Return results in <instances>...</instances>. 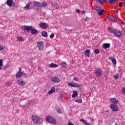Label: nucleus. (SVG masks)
Segmentation results:
<instances>
[{
    "label": "nucleus",
    "instance_id": "f257e3e1",
    "mask_svg": "<svg viewBox=\"0 0 125 125\" xmlns=\"http://www.w3.org/2000/svg\"><path fill=\"white\" fill-rule=\"evenodd\" d=\"M32 119L35 124H42L43 122L42 118H41L35 115L32 116Z\"/></svg>",
    "mask_w": 125,
    "mask_h": 125
},
{
    "label": "nucleus",
    "instance_id": "f03ea898",
    "mask_svg": "<svg viewBox=\"0 0 125 125\" xmlns=\"http://www.w3.org/2000/svg\"><path fill=\"white\" fill-rule=\"evenodd\" d=\"M33 6L34 7H37V10L39 12H42V4L40 2L34 1L33 2Z\"/></svg>",
    "mask_w": 125,
    "mask_h": 125
},
{
    "label": "nucleus",
    "instance_id": "7ed1b4c3",
    "mask_svg": "<svg viewBox=\"0 0 125 125\" xmlns=\"http://www.w3.org/2000/svg\"><path fill=\"white\" fill-rule=\"evenodd\" d=\"M46 121L48 123H51V124H56V121L55 119L50 116H48L46 118Z\"/></svg>",
    "mask_w": 125,
    "mask_h": 125
},
{
    "label": "nucleus",
    "instance_id": "20e7f679",
    "mask_svg": "<svg viewBox=\"0 0 125 125\" xmlns=\"http://www.w3.org/2000/svg\"><path fill=\"white\" fill-rule=\"evenodd\" d=\"M95 74L96 77L98 78H100L102 76V69L100 68H97L95 71Z\"/></svg>",
    "mask_w": 125,
    "mask_h": 125
},
{
    "label": "nucleus",
    "instance_id": "39448f33",
    "mask_svg": "<svg viewBox=\"0 0 125 125\" xmlns=\"http://www.w3.org/2000/svg\"><path fill=\"white\" fill-rule=\"evenodd\" d=\"M6 3L9 7L12 6L14 7V6H15V3L13 1V0H7Z\"/></svg>",
    "mask_w": 125,
    "mask_h": 125
},
{
    "label": "nucleus",
    "instance_id": "423d86ee",
    "mask_svg": "<svg viewBox=\"0 0 125 125\" xmlns=\"http://www.w3.org/2000/svg\"><path fill=\"white\" fill-rule=\"evenodd\" d=\"M51 81L53 83H58L61 82L60 78L56 77H53L51 78Z\"/></svg>",
    "mask_w": 125,
    "mask_h": 125
},
{
    "label": "nucleus",
    "instance_id": "0eeeda50",
    "mask_svg": "<svg viewBox=\"0 0 125 125\" xmlns=\"http://www.w3.org/2000/svg\"><path fill=\"white\" fill-rule=\"evenodd\" d=\"M44 44L43 42H37V46L39 50H42L43 49Z\"/></svg>",
    "mask_w": 125,
    "mask_h": 125
},
{
    "label": "nucleus",
    "instance_id": "6e6552de",
    "mask_svg": "<svg viewBox=\"0 0 125 125\" xmlns=\"http://www.w3.org/2000/svg\"><path fill=\"white\" fill-rule=\"evenodd\" d=\"M110 109L113 111V112H118L119 111V108L117 104H111Z\"/></svg>",
    "mask_w": 125,
    "mask_h": 125
},
{
    "label": "nucleus",
    "instance_id": "1a4fd4ad",
    "mask_svg": "<svg viewBox=\"0 0 125 125\" xmlns=\"http://www.w3.org/2000/svg\"><path fill=\"white\" fill-rule=\"evenodd\" d=\"M110 101L112 103L111 105H118L119 104V101L117 100L115 98H110Z\"/></svg>",
    "mask_w": 125,
    "mask_h": 125
},
{
    "label": "nucleus",
    "instance_id": "9d476101",
    "mask_svg": "<svg viewBox=\"0 0 125 125\" xmlns=\"http://www.w3.org/2000/svg\"><path fill=\"white\" fill-rule=\"evenodd\" d=\"M23 76V73H22V68L20 67L19 68V72L17 73L16 77V78H21Z\"/></svg>",
    "mask_w": 125,
    "mask_h": 125
},
{
    "label": "nucleus",
    "instance_id": "9b49d317",
    "mask_svg": "<svg viewBox=\"0 0 125 125\" xmlns=\"http://www.w3.org/2000/svg\"><path fill=\"white\" fill-rule=\"evenodd\" d=\"M108 19L110 21L113 22L114 23H117L118 22V20L115 18L113 16H110L108 17Z\"/></svg>",
    "mask_w": 125,
    "mask_h": 125
},
{
    "label": "nucleus",
    "instance_id": "f8f14e48",
    "mask_svg": "<svg viewBox=\"0 0 125 125\" xmlns=\"http://www.w3.org/2000/svg\"><path fill=\"white\" fill-rule=\"evenodd\" d=\"M114 34L116 37H120L122 36V32L119 29H115L114 31Z\"/></svg>",
    "mask_w": 125,
    "mask_h": 125
},
{
    "label": "nucleus",
    "instance_id": "ddd939ff",
    "mask_svg": "<svg viewBox=\"0 0 125 125\" xmlns=\"http://www.w3.org/2000/svg\"><path fill=\"white\" fill-rule=\"evenodd\" d=\"M40 26L41 29H46L48 27V24L45 22H42L40 23Z\"/></svg>",
    "mask_w": 125,
    "mask_h": 125
},
{
    "label": "nucleus",
    "instance_id": "4468645a",
    "mask_svg": "<svg viewBox=\"0 0 125 125\" xmlns=\"http://www.w3.org/2000/svg\"><path fill=\"white\" fill-rule=\"evenodd\" d=\"M17 83H18V84L19 85H21V86H24L25 84H26V82L22 79H20L17 81Z\"/></svg>",
    "mask_w": 125,
    "mask_h": 125
},
{
    "label": "nucleus",
    "instance_id": "2eb2a0df",
    "mask_svg": "<svg viewBox=\"0 0 125 125\" xmlns=\"http://www.w3.org/2000/svg\"><path fill=\"white\" fill-rule=\"evenodd\" d=\"M114 117L110 116L108 118L107 123H108V125H112V124H113L114 123Z\"/></svg>",
    "mask_w": 125,
    "mask_h": 125
},
{
    "label": "nucleus",
    "instance_id": "dca6fc26",
    "mask_svg": "<svg viewBox=\"0 0 125 125\" xmlns=\"http://www.w3.org/2000/svg\"><path fill=\"white\" fill-rule=\"evenodd\" d=\"M23 28H24V32L25 31H27V32H30V31H31V30H32V26H27V25L24 26Z\"/></svg>",
    "mask_w": 125,
    "mask_h": 125
},
{
    "label": "nucleus",
    "instance_id": "f3484780",
    "mask_svg": "<svg viewBox=\"0 0 125 125\" xmlns=\"http://www.w3.org/2000/svg\"><path fill=\"white\" fill-rule=\"evenodd\" d=\"M84 54L86 57H89L90 54V50L87 49L84 51Z\"/></svg>",
    "mask_w": 125,
    "mask_h": 125
},
{
    "label": "nucleus",
    "instance_id": "a211bd4d",
    "mask_svg": "<svg viewBox=\"0 0 125 125\" xmlns=\"http://www.w3.org/2000/svg\"><path fill=\"white\" fill-rule=\"evenodd\" d=\"M103 48H104V49H106L107 48H109V47L111 46V44L108 43H104L103 44Z\"/></svg>",
    "mask_w": 125,
    "mask_h": 125
},
{
    "label": "nucleus",
    "instance_id": "6ab92c4d",
    "mask_svg": "<svg viewBox=\"0 0 125 125\" xmlns=\"http://www.w3.org/2000/svg\"><path fill=\"white\" fill-rule=\"evenodd\" d=\"M52 6L54 8H55L56 9H59V5H58L57 3H53L52 4Z\"/></svg>",
    "mask_w": 125,
    "mask_h": 125
},
{
    "label": "nucleus",
    "instance_id": "aec40b11",
    "mask_svg": "<svg viewBox=\"0 0 125 125\" xmlns=\"http://www.w3.org/2000/svg\"><path fill=\"white\" fill-rule=\"evenodd\" d=\"M109 59L111 60L112 63L114 64V65L117 64V60H116V59L115 58H112V57H109Z\"/></svg>",
    "mask_w": 125,
    "mask_h": 125
},
{
    "label": "nucleus",
    "instance_id": "412c9836",
    "mask_svg": "<svg viewBox=\"0 0 125 125\" xmlns=\"http://www.w3.org/2000/svg\"><path fill=\"white\" fill-rule=\"evenodd\" d=\"M108 0V3H110V4L117 3V2L119 1V0Z\"/></svg>",
    "mask_w": 125,
    "mask_h": 125
},
{
    "label": "nucleus",
    "instance_id": "4be33fe9",
    "mask_svg": "<svg viewBox=\"0 0 125 125\" xmlns=\"http://www.w3.org/2000/svg\"><path fill=\"white\" fill-rule=\"evenodd\" d=\"M104 12H105V10L104 9L100 10L98 12V15H99V16H101L102 15H103V14H104Z\"/></svg>",
    "mask_w": 125,
    "mask_h": 125
},
{
    "label": "nucleus",
    "instance_id": "5701e85b",
    "mask_svg": "<svg viewBox=\"0 0 125 125\" xmlns=\"http://www.w3.org/2000/svg\"><path fill=\"white\" fill-rule=\"evenodd\" d=\"M30 5H31V2H29L24 7L23 9L24 10H27L30 8Z\"/></svg>",
    "mask_w": 125,
    "mask_h": 125
},
{
    "label": "nucleus",
    "instance_id": "b1692460",
    "mask_svg": "<svg viewBox=\"0 0 125 125\" xmlns=\"http://www.w3.org/2000/svg\"><path fill=\"white\" fill-rule=\"evenodd\" d=\"M42 36L44 38H47L48 35H47V32L46 31H44L42 32Z\"/></svg>",
    "mask_w": 125,
    "mask_h": 125
},
{
    "label": "nucleus",
    "instance_id": "393cba45",
    "mask_svg": "<svg viewBox=\"0 0 125 125\" xmlns=\"http://www.w3.org/2000/svg\"><path fill=\"white\" fill-rule=\"evenodd\" d=\"M94 10H95L96 11H97L98 12V11H99V10H101V7H100V6H99L95 5V6H94Z\"/></svg>",
    "mask_w": 125,
    "mask_h": 125
},
{
    "label": "nucleus",
    "instance_id": "a878e982",
    "mask_svg": "<svg viewBox=\"0 0 125 125\" xmlns=\"http://www.w3.org/2000/svg\"><path fill=\"white\" fill-rule=\"evenodd\" d=\"M31 33L33 35H36L38 33V30L35 28H33L31 29Z\"/></svg>",
    "mask_w": 125,
    "mask_h": 125
},
{
    "label": "nucleus",
    "instance_id": "bb28decb",
    "mask_svg": "<svg viewBox=\"0 0 125 125\" xmlns=\"http://www.w3.org/2000/svg\"><path fill=\"white\" fill-rule=\"evenodd\" d=\"M55 91V88L54 87H52V88L48 92V94H52L53 92Z\"/></svg>",
    "mask_w": 125,
    "mask_h": 125
},
{
    "label": "nucleus",
    "instance_id": "cd10ccee",
    "mask_svg": "<svg viewBox=\"0 0 125 125\" xmlns=\"http://www.w3.org/2000/svg\"><path fill=\"white\" fill-rule=\"evenodd\" d=\"M67 63H66L65 62H63L61 63V67L64 69H65V68H67Z\"/></svg>",
    "mask_w": 125,
    "mask_h": 125
},
{
    "label": "nucleus",
    "instance_id": "c85d7f7f",
    "mask_svg": "<svg viewBox=\"0 0 125 125\" xmlns=\"http://www.w3.org/2000/svg\"><path fill=\"white\" fill-rule=\"evenodd\" d=\"M80 122L82 123H83V124H84L85 125H90V124L87 123V122H86V120H83V119H81Z\"/></svg>",
    "mask_w": 125,
    "mask_h": 125
},
{
    "label": "nucleus",
    "instance_id": "c756f323",
    "mask_svg": "<svg viewBox=\"0 0 125 125\" xmlns=\"http://www.w3.org/2000/svg\"><path fill=\"white\" fill-rule=\"evenodd\" d=\"M78 95L79 94L78 93V92H77V91H74L73 94H72V98H75V97L78 96Z\"/></svg>",
    "mask_w": 125,
    "mask_h": 125
},
{
    "label": "nucleus",
    "instance_id": "7c9ffc66",
    "mask_svg": "<svg viewBox=\"0 0 125 125\" xmlns=\"http://www.w3.org/2000/svg\"><path fill=\"white\" fill-rule=\"evenodd\" d=\"M32 104H33V101L32 100H29L27 102V103L26 104V106H30V105H32Z\"/></svg>",
    "mask_w": 125,
    "mask_h": 125
},
{
    "label": "nucleus",
    "instance_id": "2f4dec72",
    "mask_svg": "<svg viewBox=\"0 0 125 125\" xmlns=\"http://www.w3.org/2000/svg\"><path fill=\"white\" fill-rule=\"evenodd\" d=\"M49 67H50V68H56L57 67V65L55 63H50L49 65Z\"/></svg>",
    "mask_w": 125,
    "mask_h": 125
},
{
    "label": "nucleus",
    "instance_id": "473e14b6",
    "mask_svg": "<svg viewBox=\"0 0 125 125\" xmlns=\"http://www.w3.org/2000/svg\"><path fill=\"white\" fill-rule=\"evenodd\" d=\"M18 42H24V39L22 37H19L17 38Z\"/></svg>",
    "mask_w": 125,
    "mask_h": 125
},
{
    "label": "nucleus",
    "instance_id": "72a5a7b5",
    "mask_svg": "<svg viewBox=\"0 0 125 125\" xmlns=\"http://www.w3.org/2000/svg\"><path fill=\"white\" fill-rule=\"evenodd\" d=\"M108 30L109 32V33H114V30L113 29H112V28H111V27H108Z\"/></svg>",
    "mask_w": 125,
    "mask_h": 125
},
{
    "label": "nucleus",
    "instance_id": "f704fd0d",
    "mask_svg": "<svg viewBox=\"0 0 125 125\" xmlns=\"http://www.w3.org/2000/svg\"><path fill=\"white\" fill-rule=\"evenodd\" d=\"M47 5V3L44 2L42 3L41 7H45Z\"/></svg>",
    "mask_w": 125,
    "mask_h": 125
},
{
    "label": "nucleus",
    "instance_id": "c9c22d12",
    "mask_svg": "<svg viewBox=\"0 0 125 125\" xmlns=\"http://www.w3.org/2000/svg\"><path fill=\"white\" fill-rule=\"evenodd\" d=\"M75 102H76V103H80V104H82V103H83V101L82 99L76 100Z\"/></svg>",
    "mask_w": 125,
    "mask_h": 125
},
{
    "label": "nucleus",
    "instance_id": "e433bc0d",
    "mask_svg": "<svg viewBox=\"0 0 125 125\" xmlns=\"http://www.w3.org/2000/svg\"><path fill=\"white\" fill-rule=\"evenodd\" d=\"M0 41H1V42H4L5 41V37H4V36H0Z\"/></svg>",
    "mask_w": 125,
    "mask_h": 125
},
{
    "label": "nucleus",
    "instance_id": "4c0bfd02",
    "mask_svg": "<svg viewBox=\"0 0 125 125\" xmlns=\"http://www.w3.org/2000/svg\"><path fill=\"white\" fill-rule=\"evenodd\" d=\"M94 53H96V54H98V53H99L100 51L99 50V49H96L94 51Z\"/></svg>",
    "mask_w": 125,
    "mask_h": 125
},
{
    "label": "nucleus",
    "instance_id": "58836bf2",
    "mask_svg": "<svg viewBox=\"0 0 125 125\" xmlns=\"http://www.w3.org/2000/svg\"><path fill=\"white\" fill-rule=\"evenodd\" d=\"M73 87H80V85L78 83H75V84H73Z\"/></svg>",
    "mask_w": 125,
    "mask_h": 125
},
{
    "label": "nucleus",
    "instance_id": "ea45409f",
    "mask_svg": "<svg viewBox=\"0 0 125 125\" xmlns=\"http://www.w3.org/2000/svg\"><path fill=\"white\" fill-rule=\"evenodd\" d=\"M3 62V60L2 59L0 60V67H2V63Z\"/></svg>",
    "mask_w": 125,
    "mask_h": 125
},
{
    "label": "nucleus",
    "instance_id": "a19ab883",
    "mask_svg": "<svg viewBox=\"0 0 125 125\" xmlns=\"http://www.w3.org/2000/svg\"><path fill=\"white\" fill-rule=\"evenodd\" d=\"M119 77H120V75H119V74H117L114 76V79L115 80H118V79H119Z\"/></svg>",
    "mask_w": 125,
    "mask_h": 125
},
{
    "label": "nucleus",
    "instance_id": "79ce46f5",
    "mask_svg": "<svg viewBox=\"0 0 125 125\" xmlns=\"http://www.w3.org/2000/svg\"><path fill=\"white\" fill-rule=\"evenodd\" d=\"M74 84L73 83H68V86H71V87H73Z\"/></svg>",
    "mask_w": 125,
    "mask_h": 125
},
{
    "label": "nucleus",
    "instance_id": "37998d69",
    "mask_svg": "<svg viewBox=\"0 0 125 125\" xmlns=\"http://www.w3.org/2000/svg\"><path fill=\"white\" fill-rule=\"evenodd\" d=\"M50 39H53L54 38V34L53 33H52L50 35Z\"/></svg>",
    "mask_w": 125,
    "mask_h": 125
},
{
    "label": "nucleus",
    "instance_id": "c03bdc74",
    "mask_svg": "<svg viewBox=\"0 0 125 125\" xmlns=\"http://www.w3.org/2000/svg\"><path fill=\"white\" fill-rule=\"evenodd\" d=\"M119 7H123V2H121L119 3Z\"/></svg>",
    "mask_w": 125,
    "mask_h": 125
},
{
    "label": "nucleus",
    "instance_id": "a18cd8bd",
    "mask_svg": "<svg viewBox=\"0 0 125 125\" xmlns=\"http://www.w3.org/2000/svg\"><path fill=\"white\" fill-rule=\"evenodd\" d=\"M57 112H58V114H60V113H61V108H58V110H57Z\"/></svg>",
    "mask_w": 125,
    "mask_h": 125
},
{
    "label": "nucleus",
    "instance_id": "49530a36",
    "mask_svg": "<svg viewBox=\"0 0 125 125\" xmlns=\"http://www.w3.org/2000/svg\"><path fill=\"white\" fill-rule=\"evenodd\" d=\"M74 81H76V82H78L79 80H78V77H75L73 78Z\"/></svg>",
    "mask_w": 125,
    "mask_h": 125
},
{
    "label": "nucleus",
    "instance_id": "de8ad7c7",
    "mask_svg": "<svg viewBox=\"0 0 125 125\" xmlns=\"http://www.w3.org/2000/svg\"><path fill=\"white\" fill-rule=\"evenodd\" d=\"M22 76H24V78H27V74L25 73L24 72H22Z\"/></svg>",
    "mask_w": 125,
    "mask_h": 125
},
{
    "label": "nucleus",
    "instance_id": "09e8293b",
    "mask_svg": "<svg viewBox=\"0 0 125 125\" xmlns=\"http://www.w3.org/2000/svg\"><path fill=\"white\" fill-rule=\"evenodd\" d=\"M76 12H77V13H80V12H81V11L80 10V9H77L76 10Z\"/></svg>",
    "mask_w": 125,
    "mask_h": 125
},
{
    "label": "nucleus",
    "instance_id": "8fccbe9b",
    "mask_svg": "<svg viewBox=\"0 0 125 125\" xmlns=\"http://www.w3.org/2000/svg\"><path fill=\"white\" fill-rule=\"evenodd\" d=\"M2 49H3V46H2V45H0V51L2 50Z\"/></svg>",
    "mask_w": 125,
    "mask_h": 125
},
{
    "label": "nucleus",
    "instance_id": "3c124183",
    "mask_svg": "<svg viewBox=\"0 0 125 125\" xmlns=\"http://www.w3.org/2000/svg\"><path fill=\"white\" fill-rule=\"evenodd\" d=\"M122 92L124 94H125V88H122Z\"/></svg>",
    "mask_w": 125,
    "mask_h": 125
},
{
    "label": "nucleus",
    "instance_id": "603ef678",
    "mask_svg": "<svg viewBox=\"0 0 125 125\" xmlns=\"http://www.w3.org/2000/svg\"><path fill=\"white\" fill-rule=\"evenodd\" d=\"M102 1H103V2H104V3H106V2H109V1H106V0H102Z\"/></svg>",
    "mask_w": 125,
    "mask_h": 125
},
{
    "label": "nucleus",
    "instance_id": "864d4df0",
    "mask_svg": "<svg viewBox=\"0 0 125 125\" xmlns=\"http://www.w3.org/2000/svg\"><path fill=\"white\" fill-rule=\"evenodd\" d=\"M29 41L30 42H34V40L33 39H31V38H29Z\"/></svg>",
    "mask_w": 125,
    "mask_h": 125
},
{
    "label": "nucleus",
    "instance_id": "5fc2aeb1",
    "mask_svg": "<svg viewBox=\"0 0 125 125\" xmlns=\"http://www.w3.org/2000/svg\"><path fill=\"white\" fill-rule=\"evenodd\" d=\"M98 0L99 1V2L100 3H101V4H102V0Z\"/></svg>",
    "mask_w": 125,
    "mask_h": 125
},
{
    "label": "nucleus",
    "instance_id": "6e6d98bb",
    "mask_svg": "<svg viewBox=\"0 0 125 125\" xmlns=\"http://www.w3.org/2000/svg\"><path fill=\"white\" fill-rule=\"evenodd\" d=\"M6 84H7V85H11V83H6Z\"/></svg>",
    "mask_w": 125,
    "mask_h": 125
},
{
    "label": "nucleus",
    "instance_id": "4d7b16f0",
    "mask_svg": "<svg viewBox=\"0 0 125 125\" xmlns=\"http://www.w3.org/2000/svg\"><path fill=\"white\" fill-rule=\"evenodd\" d=\"M85 13V11L83 10L82 11V14H84Z\"/></svg>",
    "mask_w": 125,
    "mask_h": 125
},
{
    "label": "nucleus",
    "instance_id": "13d9d810",
    "mask_svg": "<svg viewBox=\"0 0 125 125\" xmlns=\"http://www.w3.org/2000/svg\"><path fill=\"white\" fill-rule=\"evenodd\" d=\"M68 125H74L73 123H70L68 124Z\"/></svg>",
    "mask_w": 125,
    "mask_h": 125
},
{
    "label": "nucleus",
    "instance_id": "bf43d9fd",
    "mask_svg": "<svg viewBox=\"0 0 125 125\" xmlns=\"http://www.w3.org/2000/svg\"><path fill=\"white\" fill-rule=\"evenodd\" d=\"M116 13H118L119 12V11L116 10Z\"/></svg>",
    "mask_w": 125,
    "mask_h": 125
},
{
    "label": "nucleus",
    "instance_id": "052dcab7",
    "mask_svg": "<svg viewBox=\"0 0 125 125\" xmlns=\"http://www.w3.org/2000/svg\"><path fill=\"white\" fill-rule=\"evenodd\" d=\"M0 69H1V67L0 66Z\"/></svg>",
    "mask_w": 125,
    "mask_h": 125
}]
</instances>
